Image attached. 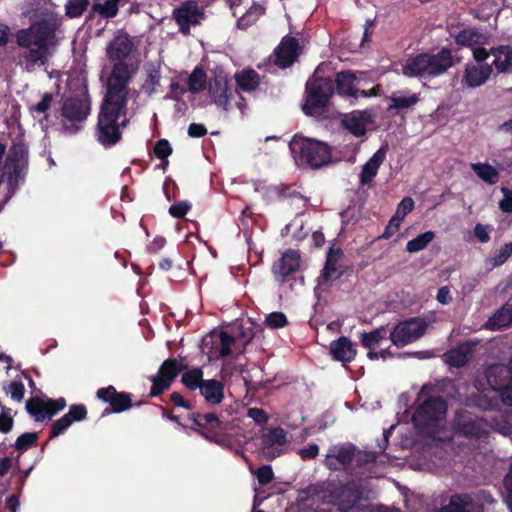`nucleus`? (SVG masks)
Segmentation results:
<instances>
[{"mask_svg": "<svg viewBox=\"0 0 512 512\" xmlns=\"http://www.w3.org/2000/svg\"><path fill=\"white\" fill-rule=\"evenodd\" d=\"M386 337L387 326H380L370 332H363L360 335V342L364 348L371 350Z\"/></svg>", "mask_w": 512, "mask_h": 512, "instance_id": "nucleus-38", "label": "nucleus"}, {"mask_svg": "<svg viewBox=\"0 0 512 512\" xmlns=\"http://www.w3.org/2000/svg\"><path fill=\"white\" fill-rule=\"evenodd\" d=\"M219 339H220L219 356L221 358H226V357L230 356L232 353L231 346L235 343V338L233 335H231L227 331H221L219 334Z\"/></svg>", "mask_w": 512, "mask_h": 512, "instance_id": "nucleus-48", "label": "nucleus"}, {"mask_svg": "<svg viewBox=\"0 0 512 512\" xmlns=\"http://www.w3.org/2000/svg\"><path fill=\"white\" fill-rule=\"evenodd\" d=\"M107 54L114 63L107 81V92L97 124V137L104 146H112L121 138V128L127 124L128 97V35L117 36L108 46Z\"/></svg>", "mask_w": 512, "mask_h": 512, "instance_id": "nucleus-1", "label": "nucleus"}, {"mask_svg": "<svg viewBox=\"0 0 512 512\" xmlns=\"http://www.w3.org/2000/svg\"><path fill=\"white\" fill-rule=\"evenodd\" d=\"M330 355L335 361L351 363L357 355V350L348 337L341 336L330 343Z\"/></svg>", "mask_w": 512, "mask_h": 512, "instance_id": "nucleus-24", "label": "nucleus"}, {"mask_svg": "<svg viewBox=\"0 0 512 512\" xmlns=\"http://www.w3.org/2000/svg\"><path fill=\"white\" fill-rule=\"evenodd\" d=\"M475 506L467 495H453L447 506L439 512H474Z\"/></svg>", "mask_w": 512, "mask_h": 512, "instance_id": "nucleus-35", "label": "nucleus"}, {"mask_svg": "<svg viewBox=\"0 0 512 512\" xmlns=\"http://www.w3.org/2000/svg\"><path fill=\"white\" fill-rule=\"evenodd\" d=\"M145 71L146 79L141 88L147 95H152L156 92V87L160 83V71L152 63L145 67Z\"/></svg>", "mask_w": 512, "mask_h": 512, "instance_id": "nucleus-40", "label": "nucleus"}, {"mask_svg": "<svg viewBox=\"0 0 512 512\" xmlns=\"http://www.w3.org/2000/svg\"><path fill=\"white\" fill-rule=\"evenodd\" d=\"M187 369V362L181 356L165 359L155 375L149 378L151 387L148 396L159 397L168 391L177 377Z\"/></svg>", "mask_w": 512, "mask_h": 512, "instance_id": "nucleus-7", "label": "nucleus"}, {"mask_svg": "<svg viewBox=\"0 0 512 512\" xmlns=\"http://www.w3.org/2000/svg\"><path fill=\"white\" fill-rule=\"evenodd\" d=\"M391 104H389L387 110H403L410 108L419 102V96L417 94H411L409 96H402L400 92H393L390 96Z\"/></svg>", "mask_w": 512, "mask_h": 512, "instance_id": "nucleus-39", "label": "nucleus"}, {"mask_svg": "<svg viewBox=\"0 0 512 512\" xmlns=\"http://www.w3.org/2000/svg\"><path fill=\"white\" fill-rule=\"evenodd\" d=\"M319 454V447L317 444H309L307 447L299 450V455L302 460L314 459Z\"/></svg>", "mask_w": 512, "mask_h": 512, "instance_id": "nucleus-63", "label": "nucleus"}, {"mask_svg": "<svg viewBox=\"0 0 512 512\" xmlns=\"http://www.w3.org/2000/svg\"><path fill=\"white\" fill-rule=\"evenodd\" d=\"M427 329V323L418 317L398 323L389 334L392 344L403 347L422 337Z\"/></svg>", "mask_w": 512, "mask_h": 512, "instance_id": "nucleus-13", "label": "nucleus"}, {"mask_svg": "<svg viewBox=\"0 0 512 512\" xmlns=\"http://www.w3.org/2000/svg\"><path fill=\"white\" fill-rule=\"evenodd\" d=\"M181 383L189 391L200 390L205 379L203 378L204 372L200 367H193L185 369L181 374Z\"/></svg>", "mask_w": 512, "mask_h": 512, "instance_id": "nucleus-32", "label": "nucleus"}, {"mask_svg": "<svg viewBox=\"0 0 512 512\" xmlns=\"http://www.w3.org/2000/svg\"><path fill=\"white\" fill-rule=\"evenodd\" d=\"M224 384L217 379H207L204 381L199 392L205 401L210 405H218L224 399Z\"/></svg>", "mask_w": 512, "mask_h": 512, "instance_id": "nucleus-28", "label": "nucleus"}, {"mask_svg": "<svg viewBox=\"0 0 512 512\" xmlns=\"http://www.w3.org/2000/svg\"><path fill=\"white\" fill-rule=\"evenodd\" d=\"M488 40V36L473 28L463 29L455 36V43L462 47L473 48L485 45L488 43Z\"/></svg>", "mask_w": 512, "mask_h": 512, "instance_id": "nucleus-31", "label": "nucleus"}, {"mask_svg": "<svg viewBox=\"0 0 512 512\" xmlns=\"http://www.w3.org/2000/svg\"><path fill=\"white\" fill-rule=\"evenodd\" d=\"M25 393V387L22 382L13 381L8 389L7 394H10L11 398L16 401H21Z\"/></svg>", "mask_w": 512, "mask_h": 512, "instance_id": "nucleus-56", "label": "nucleus"}, {"mask_svg": "<svg viewBox=\"0 0 512 512\" xmlns=\"http://www.w3.org/2000/svg\"><path fill=\"white\" fill-rule=\"evenodd\" d=\"M512 256V242L505 243L498 251H496L490 258L488 263L492 267H498L504 264Z\"/></svg>", "mask_w": 512, "mask_h": 512, "instance_id": "nucleus-45", "label": "nucleus"}, {"mask_svg": "<svg viewBox=\"0 0 512 512\" xmlns=\"http://www.w3.org/2000/svg\"><path fill=\"white\" fill-rule=\"evenodd\" d=\"M289 149L299 166L318 170L333 163L331 146L318 139L295 134L289 142Z\"/></svg>", "mask_w": 512, "mask_h": 512, "instance_id": "nucleus-4", "label": "nucleus"}, {"mask_svg": "<svg viewBox=\"0 0 512 512\" xmlns=\"http://www.w3.org/2000/svg\"><path fill=\"white\" fill-rule=\"evenodd\" d=\"M89 0H68L65 5L66 15L70 18L79 17L89 6Z\"/></svg>", "mask_w": 512, "mask_h": 512, "instance_id": "nucleus-46", "label": "nucleus"}, {"mask_svg": "<svg viewBox=\"0 0 512 512\" xmlns=\"http://www.w3.org/2000/svg\"><path fill=\"white\" fill-rule=\"evenodd\" d=\"M207 134V129L203 124L191 123L188 127V135L192 138H200Z\"/></svg>", "mask_w": 512, "mask_h": 512, "instance_id": "nucleus-64", "label": "nucleus"}, {"mask_svg": "<svg viewBox=\"0 0 512 512\" xmlns=\"http://www.w3.org/2000/svg\"><path fill=\"white\" fill-rule=\"evenodd\" d=\"M186 420L189 422V429L207 441L222 448L230 447L231 442L226 434L224 422L215 413L191 411L187 414Z\"/></svg>", "mask_w": 512, "mask_h": 512, "instance_id": "nucleus-6", "label": "nucleus"}, {"mask_svg": "<svg viewBox=\"0 0 512 512\" xmlns=\"http://www.w3.org/2000/svg\"><path fill=\"white\" fill-rule=\"evenodd\" d=\"M472 169L480 179L488 184H496L499 180L498 171L488 163L473 164Z\"/></svg>", "mask_w": 512, "mask_h": 512, "instance_id": "nucleus-42", "label": "nucleus"}, {"mask_svg": "<svg viewBox=\"0 0 512 512\" xmlns=\"http://www.w3.org/2000/svg\"><path fill=\"white\" fill-rule=\"evenodd\" d=\"M97 397L109 402L113 412H121L128 408V396L124 393H117L113 386L99 389Z\"/></svg>", "mask_w": 512, "mask_h": 512, "instance_id": "nucleus-29", "label": "nucleus"}, {"mask_svg": "<svg viewBox=\"0 0 512 512\" xmlns=\"http://www.w3.org/2000/svg\"><path fill=\"white\" fill-rule=\"evenodd\" d=\"M512 324V304L505 303L485 323L484 327L491 331H497L509 327Z\"/></svg>", "mask_w": 512, "mask_h": 512, "instance_id": "nucleus-30", "label": "nucleus"}, {"mask_svg": "<svg viewBox=\"0 0 512 512\" xmlns=\"http://www.w3.org/2000/svg\"><path fill=\"white\" fill-rule=\"evenodd\" d=\"M494 60L490 65H493L498 74L512 73V46L499 45L491 48Z\"/></svg>", "mask_w": 512, "mask_h": 512, "instance_id": "nucleus-27", "label": "nucleus"}, {"mask_svg": "<svg viewBox=\"0 0 512 512\" xmlns=\"http://www.w3.org/2000/svg\"><path fill=\"white\" fill-rule=\"evenodd\" d=\"M173 19L179 27V32L189 36L191 27L199 25L201 20L205 19V13L196 1L187 0L173 10Z\"/></svg>", "mask_w": 512, "mask_h": 512, "instance_id": "nucleus-14", "label": "nucleus"}, {"mask_svg": "<svg viewBox=\"0 0 512 512\" xmlns=\"http://www.w3.org/2000/svg\"><path fill=\"white\" fill-rule=\"evenodd\" d=\"M504 486L506 488V497L505 502L510 510L512 512V464L510 466L509 472L506 474L504 479Z\"/></svg>", "mask_w": 512, "mask_h": 512, "instance_id": "nucleus-59", "label": "nucleus"}, {"mask_svg": "<svg viewBox=\"0 0 512 512\" xmlns=\"http://www.w3.org/2000/svg\"><path fill=\"white\" fill-rule=\"evenodd\" d=\"M300 269V255L296 250L289 249L272 267V273L279 283H285L294 279V275Z\"/></svg>", "mask_w": 512, "mask_h": 512, "instance_id": "nucleus-18", "label": "nucleus"}, {"mask_svg": "<svg viewBox=\"0 0 512 512\" xmlns=\"http://www.w3.org/2000/svg\"><path fill=\"white\" fill-rule=\"evenodd\" d=\"M300 50L297 38L290 35L284 36L274 50V64L281 69L291 67L298 61Z\"/></svg>", "mask_w": 512, "mask_h": 512, "instance_id": "nucleus-16", "label": "nucleus"}, {"mask_svg": "<svg viewBox=\"0 0 512 512\" xmlns=\"http://www.w3.org/2000/svg\"><path fill=\"white\" fill-rule=\"evenodd\" d=\"M256 478L261 485H267L272 482L274 473L270 465H262L256 470Z\"/></svg>", "mask_w": 512, "mask_h": 512, "instance_id": "nucleus-51", "label": "nucleus"}, {"mask_svg": "<svg viewBox=\"0 0 512 512\" xmlns=\"http://www.w3.org/2000/svg\"><path fill=\"white\" fill-rule=\"evenodd\" d=\"M90 101L87 98H69L61 107V123L66 133L75 134L80 130L79 123L86 120L90 113Z\"/></svg>", "mask_w": 512, "mask_h": 512, "instance_id": "nucleus-11", "label": "nucleus"}, {"mask_svg": "<svg viewBox=\"0 0 512 512\" xmlns=\"http://www.w3.org/2000/svg\"><path fill=\"white\" fill-rule=\"evenodd\" d=\"M435 238V232L426 231L407 242L406 250L409 253H416L425 249Z\"/></svg>", "mask_w": 512, "mask_h": 512, "instance_id": "nucleus-43", "label": "nucleus"}, {"mask_svg": "<svg viewBox=\"0 0 512 512\" xmlns=\"http://www.w3.org/2000/svg\"><path fill=\"white\" fill-rule=\"evenodd\" d=\"M237 87L245 92H252L260 85V76L253 69H244L235 75Z\"/></svg>", "mask_w": 512, "mask_h": 512, "instance_id": "nucleus-34", "label": "nucleus"}, {"mask_svg": "<svg viewBox=\"0 0 512 512\" xmlns=\"http://www.w3.org/2000/svg\"><path fill=\"white\" fill-rule=\"evenodd\" d=\"M247 416L253 419L257 425H265L268 422V414L261 408H249Z\"/></svg>", "mask_w": 512, "mask_h": 512, "instance_id": "nucleus-54", "label": "nucleus"}, {"mask_svg": "<svg viewBox=\"0 0 512 512\" xmlns=\"http://www.w3.org/2000/svg\"><path fill=\"white\" fill-rule=\"evenodd\" d=\"M487 382L499 392L502 402L512 406V369L503 364H495L486 371Z\"/></svg>", "mask_w": 512, "mask_h": 512, "instance_id": "nucleus-12", "label": "nucleus"}, {"mask_svg": "<svg viewBox=\"0 0 512 512\" xmlns=\"http://www.w3.org/2000/svg\"><path fill=\"white\" fill-rule=\"evenodd\" d=\"M170 401L177 407H182L187 410H192V404L189 400L185 399L183 395L179 392H172L170 394Z\"/></svg>", "mask_w": 512, "mask_h": 512, "instance_id": "nucleus-60", "label": "nucleus"}, {"mask_svg": "<svg viewBox=\"0 0 512 512\" xmlns=\"http://www.w3.org/2000/svg\"><path fill=\"white\" fill-rule=\"evenodd\" d=\"M120 0H94L91 13L98 14L102 18H113L117 15Z\"/></svg>", "mask_w": 512, "mask_h": 512, "instance_id": "nucleus-36", "label": "nucleus"}, {"mask_svg": "<svg viewBox=\"0 0 512 512\" xmlns=\"http://www.w3.org/2000/svg\"><path fill=\"white\" fill-rule=\"evenodd\" d=\"M371 115L366 111H353L345 114L341 125L356 137L364 136L367 132L366 124Z\"/></svg>", "mask_w": 512, "mask_h": 512, "instance_id": "nucleus-25", "label": "nucleus"}, {"mask_svg": "<svg viewBox=\"0 0 512 512\" xmlns=\"http://www.w3.org/2000/svg\"><path fill=\"white\" fill-rule=\"evenodd\" d=\"M153 152L156 158L165 161V165H168V157L172 154L173 150L168 140L160 139L156 142Z\"/></svg>", "mask_w": 512, "mask_h": 512, "instance_id": "nucleus-47", "label": "nucleus"}, {"mask_svg": "<svg viewBox=\"0 0 512 512\" xmlns=\"http://www.w3.org/2000/svg\"><path fill=\"white\" fill-rule=\"evenodd\" d=\"M206 73L201 67H195L188 77L189 90L193 93H199L206 87Z\"/></svg>", "mask_w": 512, "mask_h": 512, "instance_id": "nucleus-44", "label": "nucleus"}, {"mask_svg": "<svg viewBox=\"0 0 512 512\" xmlns=\"http://www.w3.org/2000/svg\"><path fill=\"white\" fill-rule=\"evenodd\" d=\"M328 493L334 506L339 507L341 512H350L362 499L364 488L360 482L350 479L346 482L330 483Z\"/></svg>", "mask_w": 512, "mask_h": 512, "instance_id": "nucleus-9", "label": "nucleus"}, {"mask_svg": "<svg viewBox=\"0 0 512 512\" xmlns=\"http://www.w3.org/2000/svg\"><path fill=\"white\" fill-rule=\"evenodd\" d=\"M265 325L270 329L283 328L288 325V319L283 312H272L266 316Z\"/></svg>", "mask_w": 512, "mask_h": 512, "instance_id": "nucleus-49", "label": "nucleus"}, {"mask_svg": "<svg viewBox=\"0 0 512 512\" xmlns=\"http://www.w3.org/2000/svg\"><path fill=\"white\" fill-rule=\"evenodd\" d=\"M493 74V65L468 62L464 66L461 85L475 89L483 86Z\"/></svg>", "mask_w": 512, "mask_h": 512, "instance_id": "nucleus-19", "label": "nucleus"}, {"mask_svg": "<svg viewBox=\"0 0 512 512\" xmlns=\"http://www.w3.org/2000/svg\"><path fill=\"white\" fill-rule=\"evenodd\" d=\"M345 254L341 248L331 247L327 252L326 262L322 270V278L325 281L339 279L346 272L343 265Z\"/></svg>", "mask_w": 512, "mask_h": 512, "instance_id": "nucleus-22", "label": "nucleus"}, {"mask_svg": "<svg viewBox=\"0 0 512 512\" xmlns=\"http://www.w3.org/2000/svg\"><path fill=\"white\" fill-rule=\"evenodd\" d=\"M27 412L32 415L36 421H43L46 416L49 417V410L47 408V402H44L40 398H30L26 402Z\"/></svg>", "mask_w": 512, "mask_h": 512, "instance_id": "nucleus-41", "label": "nucleus"}, {"mask_svg": "<svg viewBox=\"0 0 512 512\" xmlns=\"http://www.w3.org/2000/svg\"><path fill=\"white\" fill-rule=\"evenodd\" d=\"M319 68L312 79L306 83V99L302 111L307 116L324 117L329 100L334 94V82L330 77L318 76Z\"/></svg>", "mask_w": 512, "mask_h": 512, "instance_id": "nucleus-5", "label": "nucleus"}, {"mask_svg": "<svg viewBox=\"0 0 512 512\" xmlns=\"http://www.w3.org/2000/svg\"><path fill=\"white\" fill-rule=\"evenodd\" d=\"M191 209V204L181 201L170 206L169 214L174 218H183Z\"/></svg>", "mask_w": 512, "mask_h": 512, "instance_id": "nucleus-53", "label": "nucleus"}, {"mask_svg": "<svg viewBox=\"0 0 512 512\" xmlns=\"http://www.w3.org/2000/svg\"><path fill=\"white\" fill-rule=\"evenodd\" d=\"M454 427L464 436L476 439H480L486 433V422L466 410L456 412Z\"/></svg>", "mask_w": 512, "mask_h": 512, "instance_id": "nucleus-17", "label": "nucleus"}, {"mask_svg": "<svg viewBox=\"0 0 512 512\" xmlns=\"http://www.w3.org/2000/svg\"><path fill=\"white\" fill-rule=\"evenodd\" d=\"M490 227L481 223H477L474 227V236L480 243H487L490 241Z\"/></svg>", "mask_w": 512, "mask_h": 512, "instance_id": "nucleus-57", "label": "nucleus"}, {"mask_svg": "<svg viewBox=\"0 0 512 512\" xmlns=\"http://www.w3.org/2000/svg\"><path fill=\"white\" fill-rule=\"evenodd\" d=\"M37 433H24L18 437L15 443L17 450L25 451L37 441Z\"/></svg>", "mask_w": 512, "mask_h": 512, "instance_id": "nucleus-50", "label": "nucleus"}, {"mask_svg": "<svg viewBox=\"0 0 512 512\" xmlns=\"http://www.w3.org/2000/svg\"><path fill=\"white\" fill-rule=\"evenodd\" d=\"M72 424V419L69 418V415H64L57 421H55L52 425L51 437H57L62 434L70 425Z\"/></svg>", "mask_w": 512, "mask_h": 512, "instance_id": "nucleus-52", "label": "nucleus"}, {"mask_svg": "<svg viewBox=\"0 0 512 512\" xmlns=\"http://www.w3.org/2000/svg\"><path fill=\"white\" fill-rule=\"evenodd\" d=\"M27 163V149L21 144H14L10 148L4 164V175L8 177V185L15 188Z\"/></svg>", "mask_w": 512, "mask_h": 512, "instance_id": "nucleus-15", "label": "nucleus"}, {"mask_svg": "<svg viewBox=\"0 0 512 512\" xmlns=\"http://www.w3.org/2000/svg\"><path fill=\"white\" fill-rule=\"evenodd\" d=\"M492 55L491 48L488 50L483 45L472 48L473 63L487 64L485 61Z\"/></svg>", "mask_w": 512, "mask_h": 512, "instance_id": "nucleus-55", "label": "nucleus"}, {"mask_svg": "<svg viewBox=\"0 0 512 512\" xmlns=\"http://www.w3.org/2000/svg\"><path fill=\"white\" fill-rule=\"evenodd\" d=\"M208 92L213 103L227 112L231 108L230 103L231 100L235 98L237 90L233 91L229 87L227 77L219 74L215 75L213 80L210 81Z\"/></svg>", "mask_w": 512, "mask_h": 512, "instance_id": "nucleus-20", "label": "nucleus"}, {"mask_svg": "<svg viewBox=\"0 0 512 512\" xmlns=\"http://www.w3.org/2000/svg\"><path fill=\"white\" fill-rule=\"evenodd\" d=\"M472 353L471 345L461 344L447 352V363L456 368H461L467 364Z\"/></svg>", "mask_w": 512, "mask_h": 512, "instance_id": "nucleus-33", "label": "nucleus"}, {"mask_svg": "<svg viewBox=\"0 0 512 512\" xmlns=\"http://www.w3.org/2000/svg\"><path fill=\"white\" fill-rule=\"evenodd\" d=\"M356 76L351 71L338 72L333 79L334 92L340 96L359 97V89L355 85Z\"/></svg>", "mask_w": 512, "mask_h": 512, "instance_id": "nucleus-26", "label": "nucleus"}, {"mask_svg": "<svg viewBox=\"0 0 512 512\" xmlns=\"http://www.w3.org/2000/svg\"><path fill=\"white\" fill-rule=\"evenodd\" d=\"M458 62L459 59L453 55L452 50L443 47L437 53L422 52L408 57L403 65V74L408 77L432 80L444 75Z\"/></svg>", "mask_w": 512, "mask_h": 512, "instance_id": "nucleus-3", "label": "nucleus"}, {"mask_svg": "<svg viewBox=\"0 0 512 512\" xmlns=\"http://www.w3.org/2000/svg\"><path fill=\"white\" fill-rule=\"evenodd\" d=\"M66 415H69L71 419L81 421L86 418L87 411L83 405H72Z\"/></svg>", "mask_w": 512, "mask_h": 512, "instance_id": "nucleus-62", "label": "nucleus"}, {"mask_svg": "<svg viewBox=\"0 0 512 512\" xmlns=\"http://www.w3.org/2000/svg\"><path fill=\"white\" fill-rule=\"evenodd\" d=\"M53 95L51 93H45L42 100L32 107V110L37 113H45L51 106Z\"/></svg>", "mask_w": 512, "mask_h": 512, "instance_id": "nucleus-61", "label": "nucleus"}, {"mask_svg": "<svg viewBox=\"0 0 512 512\" xmlns=\"http://www.w3.org/2000/svg\"><path fill=\"white\" fill-rule=\"evenodd\" d=\"M262 454L267 460H273L280 456L282 449L275 445L283 446L287 442V433L281 427L271 428L261 436Z\"/></svg>", "mask_w": 512, "mask_h": 512, "instance_id": "nucleus-21", "label": "nucleus"}, {"mask_svg": "<svg viewBox=\"0 0 512 512\" xmlns=\"http://www.w3.org/2000/svg\"><path fill=\"white\" fill-rule=\"evenodd\" d=\"M266 7L259 3L253 5L240 17L237 21V26L240 29H247L256 23V21L265 14Z\"/></svg>", "mask_w": 512, "mask_h": 512, "instance_id": "nucleus-37", "label": "nucleus"}, {"mask_svg": "<svg viewBox=\"0 0 512 512\" xmlns=\"http://www.w3.org/2000/svg\"><path fill=\"white\" fill-rule=\"evenodd\" d=\"M446 413L447 403L442 397H429L415 410L412 421L420 429H435L445 419Z\"/></svg>", "mask_w": 512, "mask_h": 512, "instance_id": "nucleus-10", "label": "nucleus"}, {"mask_svg": "<svg viewBox=\"0 0 512 512\" xmlns=\"http://www.w3.org/2000/svg\"><path fill=\"white\" fill-rule=\"evenodd\" d=\"M57 26L56 17L48 15L28 29L18 31L16 40L22 49L18 55V65L24 71L31 73L37 67L45 66L53 57L58 43L55 34Z\"/></svg>", "mask_w": 512, "mask_h": 512, "instance_id": "nucleus-2", "label": "nucleus"}, {"mask_svg": "<svg viewBox=\"0 0 512 512\" xmlns=\"http://www.w3.org/2000/svg\"><path fill=\"white\" fill-rule=\"evenodd\" d=\"M373 460L374 457L371 454L362 452L352 443H345L330 448L324 464L332 471H346L353 462L360 466Z\"/></svg>", "mask_w": 512, "mask_h": 512, "instance_id": "nucleus-8", "label": "nucleus"}, {"mask_svg": "<svg viewBox=\"0 0 512 512\" xmlns=\"http://www.w3.org/2000/svg\"><path fill=\"white\" fill-rule=\"evenodd\" d=\"M504 198L499 202V208L504 213H512V190L503 187L501 189Z\"/></svg>", "mask_w": 512, "mask_h": 512, "instance_id": "nucleus-58", "label": "nucleus"}, {"mask_svg": "<svg viewBox=\"0 0 512 512\" xmlns=\"http://www.w3.org/2000/svg\"><path fill=\"white\" fill-rule=\"evenodd\" d=\"M387 145H382L372 157L363 165L359 174V182L362 186L369 185L377 176L380 166L386 159Z\"/></svg>", "mask_w": 512, "mask_h": 512, "instance_id": "nucleus-23", "label": "nucleus"}]
</instances>
